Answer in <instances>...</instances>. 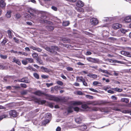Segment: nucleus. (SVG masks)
I'll return each mask as SVG.
<instances>
[{"label":"nucleus","instance_id":"nucleus-1","mask_svg":"<svg viewBox=\"0 0 131 131\" xmlns=\"http://www.w3.org/2000/svg\"><path fill=\"white\" fill-rule=\"evenodd\" d=\"M86 60L89 62L98 64L101 63V61L99 59L93 58L91 57H88L86 58Z\"/></svg>","mask_w":131,"mask_h":131},{"label":"nucleus","instance_id":"nucleus-2","mask_svg":"<svg viewBox=\"0 0 131 131\" xmlns=\"http://www.w3.org/2000/svg\"><path fill=\"white\" fill-rule=\"evenodd\" d=\"M58 48L57 47L53 46L50 47V52L54 54H56L57 52L56 50H57Z\"/></svg>","mask_w":131,"mask_h":131},{"label":"nucleus","instance_id":"nucleus-3","mask_svg":"<svg viewBox=\"0 0 131 131\" xmlns=\"http://www.w3.org/2000/svg\"><path fill=\"white\" fill-rule=\"evenodd\" d=\"M9 113L10 115L13 117H15L17 116V112L15 110H11Z\"/></svg>","mask_w":131,"mask_h":131},{"label":"nucleus","instance_id":"nucleus-4","mask_svg":"<svg viewBox=\"0 0 131 131\" xmlns=\"http://www.w3.org/2000/svg\"><path fill=\"white\" fill-rule=\"evenodd\" d=\"M90 22L91 24L93 25H97L98 21V20L95 18H92L90 19Z\"/></svg>","mask_w":131,"mask_h":131},{"label":"nucleus","instance_id":"nucleus-5","mask_svg":"<svg viewBox=\"0 0 131 131\" xmlns=\"http://www.w3.org/2000/svg\"><path fill=\"white\" fill-rule=\"evenodd\" d=\"M121 27V25L118 23L114 24L112 26V28L115 29H118Z\"/></svg>","mask_w":131,"mask_h":131},{"label":"nucleus","instance_id":"nucleus-6","mask_svg":"<svg viewBox=\"0 0 131 131\" xmlns=\"http://www.w3.org/2000/svg\"><path fill=\"white\" fill-rule=\"evenodd\" d=\"M49 99L50 100H53L56 101H60L62 99H60L58 97L53 98L52 95L49 96Z\"/></svg>","mask_w":131,"mask_h":131},{"label":"nucleus","instance_id":"nucleus-7","mask_svg":"<svg viewBox=\"0 0 131 131\" xmlns=\"http://www.w3.org/2000/svg\"><path fill=\"white\" fill-rule=\"evenodd\" d=\"M28 12L30 13L33 17H35V15L34 14V13L35 12V9L30 8L28 10Z\"/></svg>","mask_w":131,"mask_h":131},{"label":"nucleus","instance_id":"nucleus-8","mask_svg":"<svg viewBox=\"0 0 131 131\" xmlns=\"http://www.w3.org/2000/svg\"><path fill=\"white\" fill-rule=\"evenodd\" d=\"M12 62L16 63L19 65H20L21 64V62L19 61V59H17L15 57H14L13 58V61H12Z\"/></svg>","mask_w":131,"mask_h":131},{"label":"nucleus","instance_id":"nucleus-9","mask_svg":"<svg viewBox=\"0 0 131 131\" xmlns=\"http://www.w3.org/2000/svg\"><path fill=\"white\" fill-rule=\"evenodd\" d=\"M76 6L79 7H82L84 5V3L81 1H79L77 2L76 3Z\"/></svg>","mask_w":131,"mask_h":131},{"label":"nucleus","instance_id":"nucleus-10","mask_svg":"<svg viewBox=\"0 0 131 131\" xmlns=\"http://www.w3.org/2000/svg\"><path fill=\"white\" fill-rule=\"evenodd\" d=\"M98 70L99 71L103 73H106L110 75H112L111 74L109 73L107 70H103L101 68H99Z\"/></svg>","mask_w":131,"mask_h":131},{"label":"nucleus","instance_id":"nucleus-11","mask_svg":"<svg viewBox=\"0 0 131 131\" xmlns=\"http://www.w3.org/2000/svg\"><path fill=\"white\" fill-rule=\"evenodd\" d=\"M40 68L43 70L42 71L43 72H45L46 73H48L50 71V70L47 68L44 67H43L42 66L40 67Z\"/></svg>","mask_w":131,"mask_h":131},{"label":"nucleus","instance_id":"nucleus-12","mask_svg":"<svg viewBox=\"0 0 131 131\" xmlns=\"http://www.w3.org/2000/svg\"><path fill=\"white\" fill-rule=\"evenodd\" d=\"M77 80L78 82H82L84 79L82 77L77 76L76 77Z\"/></svg>","mask_w":131,"mask_h":131},{"label":"nucleus","instance_id":"nucleus-13","mask_svg":"<svg viewBox=\"0 0 131 131\" xmlns=\"http://www.w3.org/2000/svg\"><path fill=\"white\" fill-rule=\"evenodd\" d=\"M33 93L36 95H38L39 96H41L43 94V93H42L41 91H39L34 92Z\"/></svg>","mask_w":131,"mask_h":131},{"label":"nucleus","instance_id":"nucleus-14","mask_svg":"<svg viewBox=\"0 0 131 131\" xmlns=\"http://www.w3.org/2000/svg\"><path fill=\"white\" fill-rule=\"evenodd\" d=\"M6 5L4 1L2 0H0V6L1 7H4Z\"/></svg>","mask_w":131,"mask_h":131},{"label":"nucleus","instance_id":"nucleus-15","mask_svg":"<svg viewBox=\"0 0 131 131\" xmlns=\"http://www.w3.org/2000/svg\"><path fill=\"white\" fill-rule=\"evenodd\" d=\"M87 76L90 77L93 79H95L97 78V76L95 74H92L90 73L88 74L87 75Z\"/></svg>","mask_w":131,"mask_h":131},{"label":"nucleus","instance_id":"nucleus-16","mask_svg":"<svg viewBox=\"0 0 131 131\" xmlns=\"http://www.w3.org/2000/svg\"><path fill=\"white\" fill-rule=\"evenodd\" d=\"M82 120V119L81 117L77 118L75 119V122L78 124L81 123Z\"/></svg>","mask_w":131,"mask_h":131},{"label":"nucleus","instance_id":"nucleus-17","mask_svg":"<svg viewBox=\"0 0 131 131\" xmlns=\"http://www.w3.org/2000/svg\"><path fill=\"white\" fill-rule=\"evenodd\" d=\"M124 20L126 23H129L131 21L130 16H128L125 17L124 19Z\"/></svg>","mask_w":131,"mask_h":131},{"label":"nucleus","instance_id":"nucleus-18","mask_svg":"<svg viewBox=\"0 0 131 131\" xmlns=\"http://www.w3.org/2000/svg\"><path fill=\"white\" fill-rule=\"evenodd\" d=\"M70 24L69 21H63L62 23V25L63 26H68Z\"/></svg>","mask_w":131,"mask_h":131},{"label":"nucleus","instance_id":"nucleus-19","mask_svg":"<svg viewBox=\"0 0 131 131\" xmlns=\"http://www.w3.org/2000/svg\"><path fill=\"white\" fill-rule=\"evenodd\" d=\"M25 60H27L28 63H32L34 62V60L32 58H26Z\"/></svg>","mask_w":131,"mask_h":131},{"label":"nucleus","instance_id":"nucleus-20","mask_svg":"<svg viewBox=\"0 0 131 131\" xmlns=\"http://www.w3.org/2000/svg\"><path fill=\"white\" fill-rule=\"evenodd\" d=\"M75 8L78 11L80 12H84V10L83 9L81 8V7L78 8L77 7H75Z\"/></svg>","mask_w":131,"mask_h":131},{"label":"nucleus","instance_id":"nucleus-21","mask_svg":"<svg viewBox=\"0 0 131 131\" xmlns=\"http://www.w3.org/2000/svg\"><path fill=\"white\" fill-rule=\"evenodd\" d=\"M127 31L126 30L123 28H121L118 30V32L119 33L121 32L123 34H125Z\"/></svg>","mask_w":131,"mask_h":131},{"label":"nucleus","instance_id":"nucleus-22","mask_svg":"<svg viewBox=\"0 0 131 131\" xmlns=\"http://www.w3.org/2000/svg\"><path fill=\"white\" fill-rule=\"evenodd\" d=\"M51 115L50 113H47L45 117L48 118V120H49L50 121L51 117Z\"/></svg>","mask_w":131,"mask_h":131},{"label":"nucleus","instance_id":"nucleus-23","mask_svg":"<svg viewBox=\"0 0 131 131\" xmlns=\"http://www.w3.org/2000/svg\"><path fill=\"white\" fill-rule=\"evenodd\" d=\"M82 103L79 101H74L72 103L73 105H79L81 104Z\"/></svg>","mask_w":131,"mask_h":131},{"label":"nucleus","instance_id":"nucleus-24","mask_svg":"<svg viewBox=\"0 0 131 131\" xmlns=\"http://www.w3.org/2000/svg\"><path fill=\"white\" fill-rule=\"evenodd\" d=\"M7 33L9 38H12V35L13 34L12 32L10 30L7 31Z\"/></svg>","mask_w":131,"mask_h":131},{"label":"nucleus","instance_id":"nucleus-25","mask_svg":"<svg viewBox=\"0 0 131 131\" xmlns=\"http://www.w3.org/2000/svg\"><path fill=\"white\" fill-rule=\"evenodd\" d=\"M121 101L123 102H125L126 103H127L129 102V100L126 98H123L121 99Z\"/></svg>","mask_w":131,"mask_h":131},{"label":"nucleus","instance_id":"nucleus-26","mask_svg":"<svg viewBox=\"0 0 131 131\" xmlns=\"http://www.w3.org/2000/svg\"><path fill=\"white\" fill-rule=\"evenodd\" d=\"M18 81L19 82H23L26 83H28V81L26 80L25 79V78H23L19 80H18Z\"/></svg>","mask_w":131,"mask_h":131},{"label":"nucleus","instance_id":"nucleus-27","mask_svg":"<svg viewBox=\"0 0 131 131\" xmlns=\"http://www.w3.org/2000/svg\"><path fill=\"white\" fill-rule=\"evenodd\" d=\"M11 11H8L7 12L6 15V17L8 18H10L11 17Z\"/></svg>","mask_w":131,"mask_h":131},{"label":"nucleus","instance_id":"nucleus-28","mask_svg":"<svg viewBox=\"0 0 131 131\" xmlns=\"http://www.w3.org/2000/svg\"><path fill=\"white\" fill-rule=\"evenodd\" d=\"M113 90L114 91L119 92H121L122 91V89H119L118 88H114L113 89Z\"/></svg>","mask_w":131,"mask_h":131},{"label":"nucleus","instance_id":"nucleus-29","mask_svg":"<svg viewBox=\"0 0 131 131\" xmlns=\"http://www.w3.org/2000/svg\"><path fill=\"white\" fill-rule=\"evenodd\" d=\"M73 111V108L72 107H69L68 110V113L72 112Z\"/></svg>","mask_w":131,"mask_h":131},{"label":"nucleus","instance_id":"nucleus-30","mask_svg":"<svg viewBox=\"0 0 131 131\" xmlns=\"http://www.w3.org/2000/svg\"><path fill=\"white\" fill-rule=\"evenodd\" d=\"M0 57L1 58L4 59H5L7 58V56L6 55H3L2 54H0Z\"/></svg>","mask_w":131,"mask_h":131},{"label":"nucleus","instance_id":"nucleus-31","mask_svg":"<svg viewBox=\"0 0 131 131\" xmlns=\"http://www.w3.org/2000/svg\"><path fill=\"white\" fill-rule=\"evenodd\" d=\"M94 101H88L87 102L86 104L88 105H90L91 104H92L93 105H95L97 104H95L94 103Z\"/></svg>","mask_w":131,"mask_h":131},{"label":"nucleus","instance_id":"nucleus-32","mask_svg":"<svg viewBox=\"0 0 131 131\" xmlns=\"http://www.w3.org/2000/svg\"><path fill=\"white\" fill-rule=\"evenodd\" d=\"M36 60H37V62H38L39 64L43 65V62L41 60L39 59L38 58H37V59H36Z\"/></svg>","mask_w":131,"mask_h":131},{"label":"nucleus","instance_id":"nucleus-33","mask_svg":"<svg viewBox=\"0 0 131 131\" xmlns=\"http://www.w3.org/2000/svg\"><path fill=\"white\" fill-rule=\"evenodd\" d=\"M32 57L36 59H37V58H38V55L37 53H34L32 54Z\"/></svg>","mask_w":131,"mask_h":131},{"label":"nucleus","instance_id":"nucleus-34","mask_svg":"<svg viewBox=\"0 0 131 131\" xmlns=\"http://www.w3.org/2000/svg\"><path fill=\"white\" fill-rule=\"evenodd\" d=\"M93 84L94 85H96L98 84H101V83L99 82L95 81L93 82Z\"/></svg>","mask_w":131,"mask_h":131},{"label":"nucleus","instance_id":"nucleus-35","mask_svg":"<svg viewBox=\"0 0 131 131\" xmlns=\"http://www.w3.org/2000/svg\"><path fill=\"white\" fill-rule=\"evenodd\" d=\"M50 122L49 120L47 119L46 120L43 121L42 122V124L44 125H46L47 123H48Z\"/></svg>","mask_w":131,"mask_h":131},{"label":"nucleus","instance_id":"nucleus-36","mask_svg":"<svg viewBox=\"0 0 131 131\" xmlns=\"http://www.w3.org/2000/svg\"><path fill=\"white\" fill-rule=\"evenodd\" d=\"M87 127L85 125H83V126H81V130H82L83 131V130H86L87 129Z\"/></svg>","mask_w":131,"mask_h":131},{"label":"nucleus","instance_id":"nucleus-37","mask_svg":"<svg viewBox=\"0 0 131 131\" xmlns=\"http://www.w3.org/2000/svg\"><path fill=\"white\" fill-rule=\"evenodd\" d=\"M47 27L48 30L50 31H52L54 29L53 27L51 26H48Z\"/></svg>","mask_w":131,"mask_h":131},{"label":"nucleus","instance_id":"nucleus-38","mask_svg":"<svg viewBox=\"0 0 131 131\" xmlns=\"http://www.w3.org/2000/svg\"><path fill=\"white\" fill-rule=\"evenodd\" d=\"M82 107L84 109H86L88 108V107L86 104H84L82 105Z\"/></svg>","mask_w":131,"mask_h":131},{"label":"nucleus","instance_id":"nucleus-39","mask_svg":"<svg viewBox=\"0 0 131 131\" xmlns=\"http://www.w3.org/2000/svg\"><path fill=\"white\" fill-rule=\"evenodd\" d=\"M126 56L129 57H131V52H126Z\"/></svg>","mask_w":131,"mask_h":131},{"label":"nucleus","instance_id":"nucleus-40","mask_svg":"<svg viewBox=\"0 0 131 131\" xmlns=\"http://www.w3.org/2000/svg\"><path fill=\"white\" fill-rule=\"evenodd\" d=\"M60 88V86H56L54 87V90L57 92L59 89V88Z\"/></svg>","mask_w":131,"mask_h":131},{"label":"nucleus","instance_id":"nucleus-41","mask_svg":"<svg viewBox=\"0 0 131 131\" xmlns=\"http://www.w3.org/2000/svg\"><path fill=\"white\" fill-rule=\"evenodd\" d=\"M115 63H116L121 64H125V62H123V61H117V60H115Z\"/></svg>","mask_w":131,"mask_h":131},{"label":"nucleus","instance_id":"nucleus-42","mask_svg":"<svg viewBox=\"0 0 131 131\" xmlns=\"http://www.w3.org/2000/svg\"><path fill=\"white\" fill-rule=\"evenodd\" d=\"M22 63L24 65H26L28 64V62L27 60H23L22 61Z\"/></svg>","mask_w":131,"mask_h":131},{"label":"nucleus","instance_id":"nucleus-43","mask_svg":"<svg viewBox=\"0 0 131 131\" xmlns=\"http://www.w3.org/2000/svg\"><path fill=\"white\" fill-rule=\"evenodd\" d=\"M34 76L36 79H38L39 78V76L38 74L36 73H35L34 74Z\"/></svg>","mask_w":131,"mask_h":131},{"label":"nucleus","instance_id":"nucleus-44","mask_svg":"<svg viewBox=\"0 0 131 131\" xmlns=\"http://www.w3.org/2000/svg\"><path fill=\"white\" fill-rule=\"evenodd\" d=\"M127 62H125V64L127 63L128 64L127 66H131V61H127L126 59H124Z\"/></svg>","mask_w":131,"mask_h":131},{"label":"nucleus","instance_id":"nucleus-45","mask_svg":"<svg viewBox=\"0 0 131 131\" xmlns=\"http://www.w3.org/2000/svg\"><path fill=\"white\" fill-rule=\"evenodd\" d=\"M86 97L87 98L90 99H93V96L90 95H86Z\"/></svg>","mask_w":131,"mask_h":131},{"label":"nucleus","instance_id":"nucleus-46","mask_svg":"<svg viewBox=\"0 0 131 131\" xmlns=\"http://www.w3.org/2000/svg\"><path fill=\"white\" fill-rule=\"evenodd\" d=\"M56 83L57 84L60 85H62L63 84V82L62 81H57Z\"/></svg>","mask_w":131,"mask_h":131},{"label":"nucleus","instance_id":"nucleus-47","mask_svg":"<svg viewBox=\"0 0 131 131\" xmlns=\"http://www.w3.org/2000/svg\"><path fill=\"white\" fill-rule=\"evenodd\" d=\"M41 77L42 78H43L44 79L48 78L49 77V76L48 75H46L44 74H42L41 75Z\"/></svg>","mask_w":131,"mask_h":131},{"label":"nucleus","instance_id":"nucleus-48","mask_svg":"<svg viewBox=\"0 0 131 131\" xmlns=\"http://www.w3.org/2000/svg\"><path fill=\"white\" fill-rule=\"evenodd\" d=\"M99 109L97 107H94L92 109V111H97Z\"/></svg>","mask_w":131,"mask_h":131},{"label":"nucleus","instance_id":"nucleus-49","mask_svg":"<svg viewBox=\"0 0 131 131\" xmlns=\"http://www.w3.org/2000/svg\"><path fill=\"white\" fill-rule=\"evenodd\" d=\"M121 40L124 42H126L127 40V39L124 37H122L121 38Z\"/></svg>","mask_w":131,"mask_h":131},{"label":"nucleus","instance_id":"nucleus-50","mask_svg":"<svg viewBox=\"0 0 131 131\" xmlns=\"http://www.w3.org/2000/svg\"><path fill=\"white\" fill-rule=\"evenodd\" d=\"M7 116L5 115H2L0 116V120L6 117Z\"/></svg>","mask_w":131,"mask_h":131},{"label":"nucleus","instance_id":"nucleus-51","mask_svg":"<svg viewBox=\"0 0 131 131\" xmlns=\"http://www.w3.org/2000/svg\"><path fill=\"white\" fill-rule=\"evenodd\" d=\"M46 85L48 87H49L50 86L53 85V84L52 83H46Z\"/></svg>","mask_w":131,"mask_h":131},{"label":"nucleus","instance_id":"nucleus-52","mask_svg":"<svg viewBox=\"0 0 131 131\" xmlns=\"http://www.w3.org/2000/svg\"><path fill=\"white\" fill-rule=\"evenodd\" d=\"M20 86L21 87L24 88H26L27 87L26 85L25 84H20Z\"/></svg>","mask_w":131,"mask_h":131},{"label":"nucleus","instance_id":"nucleus-53","mask_svg":"<svg viewBox=\"0 0 131 131\" xmlns=\"http://www.w3.org/2000/svg\"><path fill=\"white\" fill-rule=\"evenodd\" d=\"M89 89L91 91H92L93 92H96V93H98V91L97 90H94V89L92 88H90Z\"/></svg>","mask_w":131,"mask_h":131},{"label":"nucleus","instance_id":"nucleus-54","mask_svg":"<svg viewBox=\"0 0 131 131\" xmlns=\"http://www.w3.org/2000/svg\"><path fill=\"white\" fill-rule=\"evenodd\" d=\"M77 94L78 95H83V93L81 91H78L77 92Z\"/></svg>","mask_w":131,"mask_h":131},{"label":"nucleus","instance_id":"nucleus-55","mask_svg":"<svg viewBox=\"0 0 131 131\" xmlns=\"http://www.w3.org/2000/svg\"><path fill=\"white\" fill-rule=\"evenodd\" d=\"M113 110L116 111H121V110L119 108L114 107L113 108Z\"/></svg>","mask_w":131,"mask_h":131},{"label":"nucleus","instance_id":"nucleus-56","mask_svg":"<svg viewBox=\"0 0 131 131\" xmlns=\"http://www.w3.org/2000/svg\"><path fill=\"white\" fill-rule=\"evenodd\" d=\"M111 98L112 99L114 100H116L117 99V97L114 95L112 96H111Z\"/></svg>","mask_w":131,"mask_h":131},{"label":"nucleus","instance_id":"nucleus-57","mask_svg":"<svg viewBox=\"0 0 131 131\" xmlns=\"http://www.w3.org/2000/svg\"><path fill=\"white\" fill-rule=\"evenodd\" d=\"M46 102V101L45 100H41L40 102H39V104H40V103L41 104H42L45 103Z\"/></svg>","mask_w":131,"mask_h":131},{"label":"nucleus","instance_id":"nucleus-58","mask_svg":"<svg viewBox=\"0 0 131 131\" xmlns=\"http://www.w3.org/2000/svg\"><path fill=\"white\" fill-rule=\"evenodd\" d=\"M82 82L84 85L85 86H88L87 83L86 82H85V79L84 80V81H83Z\"/></svg>","mask_w":131,"mask_h":131},{"label":"nucleus","instance_id":"nucleus-59","mask_svg":"<svg viewBox=\"0 0 131 131\" xmlns=\"http://www.w3.org/2000/svg\"><path fill=\"white\" fill-rule=\"evenodd\" d=\"M91 54V52L90 51H87L85 53V55L86 56H89Z\"/></svg>","mask_w":131,"mask_h":131},{"label":"nucleus","instance_id":"nucleus-60","mask_svg":"<svg viewBox=\"0 0 131 131\" xmlns=\"http://www.w3.org/2000/svg\"><path fill=\"white\" fill-rule=\"evenodd\" d=\"M67 70L68 71H72L73 70V69L70 67H67Z\"/></svg>","mask_w":131,"mask_h":131},{"label":"nucleus","instance_id":"nucleus-61","mask_svg":"<svg viewBox=\"0 0 131 131\" xmlns=\"http://www.w3.org/2000/svg\"><path fill=\"white\" fill-rule=\"evenodd\" d=\"M108 60L110 62L115 63V60H113L112 59H109Z\"/></svg>","mask_w":131,"mask_h":131},{"label":"nucleus","instance_id":"nucleus-62","mask_svg":"<svg viewBox=\"0 0 131 131\" xmlns=\"http://www.w3.org/2000/svg\"><path fill=\"white\" fill-rule=\"evenodd\" d=\"M51 8L53 10L55 11H56L57 10V8L55 6H52L51 7Z\"/></svg>","mask_w":131,"mask_h":131},{"label":"nucleus","instance_id":"nucleus-63","mask_svg":"<svg viewBox=\"0 0 131 131\" xmlns=\"http://www.w3.org/2000/svg\"><path fill=\"white\" fill-rule=\"evenodd\" d=\"M74 110L76 111H78L79 110V108L77 107H75L73 108Z\"/></svg>","mask_w":131,"mask_h":131},{"label":"nucleus","instance_id":"nucleus-64","mask_svg":"<svg viewBox=\"0 0 131 131\" xmlns=\"http://www.w3.org/2000/svg\"><path fill=\"white\" fill-rule=\"evenodd\" d=\"M14 39L15 40V42L18 43L19 42V40L18 39H17L16 38H14Z\"/></svg>","mask_w":131,"mask_h":131}]
</instances>
